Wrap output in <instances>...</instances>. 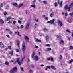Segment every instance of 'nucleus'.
Instances as JSON below:
<instances>
[{
  "mask_svg": "<svg viewBox=\"0 0 73 73\" xmlns=\"http://www.w3.org/2000/svg\"><path fill=\"white\" fill-rule=\"evenodd\" d=\"M51 50H52V49L51 48H47L45 49V51L46 52H48V51Z\"/></svg>",
  "mask_w": 73,
  "mask_h": 73,
  "instance_id": "nucleus-14",
  "label": "nucleus"
},
{
  "mask_svg": "<svg viewBox=\"0 0 73 73\" xmlns=\"http://www.w3.org/2000/svg\"><path fill=\"white\" fill-rule=\"evenodd\" d=\"M46 46H48L49 47V46H50V44H46Z\"/></svg>",
  "mask_w": 73,
  "mask_h": 73,
  "instance_id": "nucleus-44",
  "label": "nucleus"
},
{
  "mask_svg": "<svg viewBox=\"0 0 73 73\" xmlns=\"http://www.w3.org/2000/svg\"><path fill=\"white\" fill-rule=\"evenodd\" d=\"M68 21L69 23H71V22H72V21L71 20H68Z\"/></svg>",
  "mask_w": 73,
  "mask_h": 73,
  "instance_id": "nucleus-57",
  "label": "nucleus"
},
{
  "mask_svg": "<svg viewBox=\"0 0 73 73\" xmlns=\"http://www.w3.org/2000/svg\"><path fill=\"white\" fill-rule=\"evenodd\" d=\"M5 64L6 65H9V62H6L5 63Z\"/></svg>",
  "mask_w": 73,
  "mask_h": 73,
  "instance_id": "nucleus-37",
  "label": "nucleus"
},
{
  "mask_svg": "<svg viewBox=\"0 0 73 73\" xmlns=\"http://www.w3.org/2000/svg\"><path fill=\"white\" fill-rule=\"evenodd\" d=\"M18 48H20V41L17 40L16 41Z\"/></svg>",
  "mask_w": 73,
  "mask_h": 73,
  "instance_id": "nucleus-17",
  "label": "nucleus"
},
{
  "mask_svg": "<svg viewBox=\"0 0 73 73\" xmlns=\"http://www.w3.org/2000/svg\"><path fill=\"white\" fill-rule=\"evenodd\" d=\"M49 37L48 35H46L45 37V39L47 41H48L49 39Z\"/></svg>",
  "mask_w": 73,
  "mask_h": 73,
  "instance_id": "nucleus-9",
  "label": "nucleus"
},
{
  "mask_svg": "<svg viewBox=\"0 0 73 73\" xmlns=\"http://www.w3.org/2000/svg\"><path fill=\"white\" fill-rule=\"evenodd\" d=\"M35 54H36V52L34 51L33 52L31 56V57L32 58H33L34 57V60L35 61H38L39 60L38 56H34Z\"/></svg>",
  "mask_w": 73,
  "mask_h": 73,
  "instance_id": "nucleus-1",
  "label": "nucleus"
},
{
  "mask_svg": "<svg viewBox=\"0 0 73 73\" xmlns=\"http://www.w3.org/2000/svg\"><path fill=\"white\" fill-rule=\"evenodd\" d=\"M66 32H68V33H71L70 31L69 30H66Z\"/></svg>",
  "mask_w": 73,
  "mask_h": 73,
  "instance_id": "nucleus-40",
  "label": "nucleus"
},
{
  "mask_svg": "<svg viewBox=\"0 0 73 73\" xmlns=\"http://www.w3.org/2000/svg\"><path fill=\"white\" fill-rule=\"evenodd\" d=\"M25 13L26 15H28L29 14V13H30V11H29L28 10H25Z\"/></svg>",
  "mask_w": 73,
  "mask_h": 73,
  "instance_id": "nucleus-12",
  "label": "nucleus"
},
{
  "mask_svg": "<svg viewBox=\"0 0 73 73\" xmlns=\"http://www.w3.org/2000/svg\"><path fill=\"white\" fill-rule=\"evenodd\" d=\"M58 24L59 25H60V27H62V25H63V24H62V22H61V21L60 20H58Z\"/></svg>",
  "mask_w": 73,
  "mask_h": 73,
  "instance_id": "nucleus-7",
  "label": "nucleus"
},
{
  "mask_svg": "<svg viewBox=\"0 0 73 73\" xmlns=\"http://www.w3.org/2000/svg\"><path fill=\"white\" fill-rule=\"evenodd\" d=\"M73 7V1L70 3V6L68 8V12L70 11V8L71 7Z\"/></svg>",
  "mask_w": 73,
  "mask_h": 73,
  "instance_id": "nucleus-4",
  "label": "nucleus"
},
{
  "mask_svg": "<svg viewBox=\"0 0 73 73\" xmlns=\"http://www.w3.org/2000/svg\"><path fill=\"white\" fill-rule=\"evenodd\" d=\"M9 33L10 35H11L12 34V33H13V32L12 31H10L9 32Z\"/></svg>",
  "mask_w": 73,
  "mask_h": 73,
  "instance_id": "nucleus-29",
  "label": "nucleus"
},
{
  "mask_svg": "<svg viewBox=\"0 0 73 73\" xmlns=\"http://www.w3.org/2000/svg\"><path fill=\"white\" fill-rule=\"evenodd\" d=\"M0 47L1 48H4V45L1 42H0Z\"/></svg>",
  "mask_w": 73,
  "mask_h": 73,
  "instance_id": "nucleus-10",
  "label": "nucleus"
},
{
  "mask_svg": "<svg viewBox=\"0 0 73 73\" xmlns=\"http://www.w3.org/2000/svg\"><path fill=\"white\" fill-rule=\"evenodd\" d=\"M54 4L55 5V7H56L57 6V3H54Z\"/></svg>",
  "mask_w": 73,
  "mask_h": 73,
  "instance_id": "nucleus-41",
  "label": "nucleus"
},
{
  "mask_svg": "<svg viewBox=\"0 0 73 73\" xmlns=\"http://www.w3.org/2000/svg\"><path fill=\"white\" fill-rule=\"evenodd\" d=\"M59 59L60 60H61L62 59V56L60 55V57H59Z\"/></svg>",
  "mask_w": 73,
  "mask_h": 73,
  "instance_id": "nucleus-43",
  "label": "nucleus"
},
{
  "mask_svg": "<svg viewBox=\"0 0 73 73\" xmlns=\"http://www.w3.org/2000/svg\"><path fill=\"white\" fill-rule=\"evenodd\" d=\"M40 66H41L42 67H43L44 66V65L43 64H41L40 65Z\"/></svg>",
  "mask_w": 73,
  "mask_h": 73,
  "instance_id": "nucleus-52",
  "label": "nucleus"
},
{
  "mask_svg": "<svg viewBox=\"0 0 73 73\" xmlns=\"http://www.w3.org/2000/svg\"><path fill=\"white\" fill-rule=\"evenodd\" d=\"M20 69L21 71H24V68L23 67H20Z\"/></svg>",
  "mask_w": 73,
  "mask_h": 73,
  "instance_id": "nucleus-38",
  "label": "nucleus"
},
{
  "mask_svg": "<svg viewBox=\"0 0 73 73\" xmlns=\"http://www.w3.org/2000/svg\"><path fill=\"white\" fill-rule=\"evenodd\" d=\"M9 53L10 54H11V56H12L13 55V51L9 52Z\"/></svg>",
  "mask_w": 73,
  "mask_h": 73,
  "instance_id": "nucleus-31",
  "label": "nucleus"
},
{
  "mask_svg": "<svg viewBox=\"0 0 73 73\" xmlns=\"http://www.w3.org/2000/svg\"><path fill=\"white\" fill-rule=\"evenodd\" d=\"M54 15V13L53 12H52L51 14L50 15V17H53Z\"/></svg>",
  "mask_w": 73,
  "mask_h": 73,
  "instance_id": "nucleus-27",
  "label": "nucleus"
},
{
  "mask_svg": "<svg viewBox=\"0 0 73 73\" xmlns=\"http://www.w3.org/2000/svg\"><path fill=\"white\" fill-rule=\"evenodd\" d=\"M62 15H64L65 13V12H63L62 13Z\"/></svg>",
  "mask_w": 73,
  "mask_h": 73,
  "instance_id": "nucleus-53",
  "label": "nucleus"
},
{
  "mask_svg": "<svg viewBox=\"0 0 73 73\" xmlns=\"http://www.w3.org/2000/svg\"><path fill=\"white\" fill-rule=\"evenodd\" d=\"M4 21L3 20V19H0V23L1 24H4Z\"/></svg>",
  "mask_w": 73,
  "mask_h": 73,
  "instance_id": "nucleus-11",
  "label": "nucleus"
},
{
  "mask_svg": "<svg viewBox=\"0 0 73 73\" xmlns=\"http://www.w3.org/2000/svg\"><path fill=\"white\" fill-rule=\"evenodd\" d=\"M22 51L23 52H24L25 50V49H26V46H25V43H23L22 44Z\"/></svg>",
  "mask_w": 73,
  "mask_h": 73,
  "instance_id": "nucleus-2",
  "label": "nucleus"
},
{
  "mask_svg": "<svg viewBox=\"0 0 73 73\" xmlns=\"http://www.w3.org/2000/svg\"><path fill=\"white\" fill-rule=\"evenodd\" d=\"M58 4H59L60 7H62V1L60 3V2L59 1V0H58Z\"/></svg>",
  "mask_w": 73,
  "mask_h": 73,
  "instance_id": "nucleus-13",
  "label": "nucleus"
},
{
  "mask_svg": "<svg viewBox=\"0 0 73 73\" xmlns=\"http://www.w3.org/2000/svg\"><path fill=\"white\" fill-rule=\"evenodd\" d=\"M31 7H33V8H36V6L34 5H32L31 6Z\"/></svg>",
  "mask_w": 73,
  "mask_h": 73,
  "instance_id": "nucleus-30",
  "label": "nucleus"
},
{
  "mask_svg": "<svg viewBox=\"0 0 73 73\" xmlns=\"http://www.w3.org/2000/svg\"><path fill=\"white\" fill-rule=\"evenodd\" d=\"M25 40H26V42H29V38L27 36H25Z\"/></svg>",
  "mask_w": 73,
  "mask_h": 73,
  "instance_id": "nucleus-8",
  "label": "nucleus"
},
{
  "mask_svg": "<svg viewBox=\"0 0 73 73\" xmlns=\"http://www.w3.org/2000/svg\"><path fill=\"white\" fill-rule=\"evenodd\" d=\"M15 72L12 69L10 71V73H15Z\"/></svg>",
  "mask_w": 73,
  "mask_h": 73,
  "instance_id": "nucleus-32",
  "label": "nucleus"
},
{
  "mask_svg": "<svg viewBox=\"0 0 73 73\" xmlns=\"http://www.w3.org/2000/svg\"><path fill=\"white\" fill-rule=\"evenodd\" d=\"M10 44H11V45H12V42H10Z\"/></svg>",
  "mask_w": 73,
  "mask_h": 73,
  "instance_id": "nucleus-62",
  "label": "nucleus"
},
{
  "mask_svg": "<svg viewBox=\"0 0 73 73\" xmlns=\"http://www.w3.org/2000/svg\"><path fill=\"white\" fill-rule=\"evenodd\" d=\"M24 26L23 25H21L20 26V29H23L24 28Z\"/></svg>",
  "mask_w": 73,
  "mask_h": 73,
  "instance_id": "nucleus-35",
  "label": "nucleus"
},
{
  "mask_svg": "<svg viewBox=\"0 0 73 73\" xmlns=\"http://www.w3.org/2000/svg\"><path fill=\"white\" fill-rule=\"evenodd\" d=\"M65 16H68V14L67 13H66L65 14Z\"/></svg>",
  "mask_w": 73,
  "mask_h": 73,
  "instance_id": "nucleus-58",
  "label": "nucleus"
},
{
  "mask_svg": "<svg viewBox=\"0 0 73 73\" xmlns=\"http://www.w3.org/2000/svg\"><path fill=\"white\" fill-rule=\"evenodd\" d=\"M13 4L14 7H17V3H13Z\"/></svg>",
  "mask_w": 73,
  "mask_h": 73,
  "instance_id": "nucleus-20",
  "label": "nucleus"
},
{
  "mask_svg": "<svg viewBox=\"0 0 73 73\" xmlns=\"http://www.w3.org/2000/svg\"><path fill=\"white\" fill-rule=\"evenodd\" d=\"M60 44L61 45H64V41H63L62 40H61V41H60Z\"/></svg>",
  "mask_w": 73,
  "mask_h": 73,
  "instance_id": "nucleus-19",
  "label": "nucleus"
},
{
  "mask_svg": "<svg viewBox=\"0 0 73 73\" xmlns=\"http://www.w3.org/2000/svg\"><path fill=\"white\" fill-rule=\"evenodd\" d=\"M7 13H4V15L5 16V15H7Z\"/></svg>",
  "mask_w": 73,
  "mask_h": 73,
  "instance_id": "nucleus-59",
  "label": "nucleus"
},
{
  "mask_svg": "<svg viewBox=\"0 0 73 73\" xmlns=\"http://www.w3.org/2000/svg\"><path fill=\"white\" fill-rule=\"evenodd\" d=\"M68 40L69 41L70 40V37H68Z\"/></svg>",
  "mask_w": 73,
  "mask_h": 73,
  "instance_id": "nucleus-50",
  "label": "nucleus"
},
{
  "mask_svg": "<svg viewBox=\"0 0 73 73\" xmlns=\"http://www.w3.org/2000/svg\"><path fill=\"white\" fill-rule=\"evenodd\" d=\"M8 48L10 50L11 49H12V48H11V47L10 46H9Z\"/></svg>",
  "mask_w": 73,
  "mask_h": 73,
  "instance_id": "nucleus-47",
  "label": "nucleus"
},
{
  "mask_svg": "<svg viewBox=\"0 0 73 73\" xmlns=\"http://www.w3.org/2000/svg\"><path fill=\"white\" fill-rule=\"evenodd\" d=\"M11 19V17H8L7 18V21H9Z\"/></svg>",
  "mask_w": 73,
  "mask_h": 73,
  "instance_id": "nucleus-24",
  "label": "nucleus"
},
{
  "mask_svg": "<svg viewBox=\"0 0 73 73\" xmlns=\"http://www.w3.org/2000/svg\"><path fill=\"white\" fill-rule=\"evenodd\" d=\"M36 41L37 42H41V40H39L38 39H37L36 40Z\"/></svg>",
  "mask_w": 73,
  "mask_h": 73,
  "instance_id": "nucleus-28",
  "label": "nucleus"
},
{
  "mask_svg": "<svg viewBox=\"0 0 73 73\" xmlns=\"http://www.w3.org/2000/svg\"><path fill=\"white\" fill-rule=\"evenodd\" d=\"M60 37V35H58L56 36L57 38H58L59 37Z\"/></svg>",
  "mask_w": 73,
  "mask_h": 73,
  "instance_id": "nucleus-45",
  "label": "nucleus"
},
{
  "mask_svg": "<svg viewBox=\"0 0 73 73\" xmlns=\"http://www.w3.org/2000/svg\"><path fill=\"white\" fill-rule=\"evenodd\" d=\"M30 24V23L29 22H28L27 24H26V27H25V29L26 30H27L29 28V25Z\"/></svg>",
  "mask_w": 73,
  "mask_h": 73,
  "instance_id": "nucleus-6",
  "label": "nucleus"
},
{
  "mask_svg": "<svg viewBox=\"0 0 73 73\" xmlns=\"http://www.w3.org/2000/svg\"><path fill=\"white\" fill-rule=\"evenodd\" d=\"M31 67L32 68H34L35 67L34 66V65L33 64H31L29 68H30Z\"/></svg>",
  "mask_w": 73,
  "mask_h": 73,
  "instance_id": "nucleus-23",
  "label": "nucleus"
},
{
  "mask_svg": "<svg viewBox=\"0 0 73 73\" xmlns=\"http://www.w3.org/2000/svg\"><path fill=\"white\" fill-rule=\"evenodd\" d=\"M64 9L65 10H67V9L68 8V5H65V6L64 7Z\"/></svg>",
  "mask_w": 73,
  "mask_h": 73,
  "instance_id": "nucleus-22",
  "label": "nucleus"
},
{
  "mask_svg": "<svg viewBox=\"0 0 73 73\" xmlns=\"http://www.w3.org/2000/svg\"><path fill=\"white\" fill-rule=\"evenodd\" d=\"M18 23H19V24H20V23H21V21L20 20H18Z\"/></svg>",
  "mask_w": 73,
  "mask_h": 73,
  "instance_id": "nucleus-46",
  "label": "nucleus"
},
{
  "mask_svg": "<svg viewBox=\"0 0 73 73\" xmlns=\"http://www.w3.org/2000/svg\"><path fill=\"white\" fill-rule=\"evenodd\" d=\"M18 33V36H19L20 37H21V36L20 35V33L19 32H15V34H17V33Z\"/></svg>",
  "mask_w": 73,
  "mask_h": 73,
  "instance_id": "nucleus-26",
  "label": "nucleus"
},
{
  "mask_svg": "<svg viewBox=\"0 0 73 73\" xmlns=\"http://www.w3.org/2000/svg\"><path fill=\"white\" fill-rule=\"evenodd\" d=\"M47 67L48 69H50V67L49 66H47Z\"/></svg>",
  "mask_w": 73,
  "mask_h": 73,
  "instance_id": "nucleus-51",
  "label": "nucleus"
},
{
  "mask_svg": "<svg viewBox=\"0 0 73 73\" xmlns=\"http://www.w3.org/2000/svg\"><path fill=\"white\" fill-rule=\"evenodd\" d=\"M55 21V20L54 19H53L52 20L48 21L47 23H50L52 24H54V22Z\"/></svg>",
  "mask_w": 73,
  "mask_h": 73,
  "instance_id": "nucleus-5",
  "label": "nucleus"
},
{
  "mask_svg": "<svg viewBox=\"0 0 73 73\" xmlns=\"http://www.w3.org/2000/svg\"><path fill=\"white\" fill-rule=\"evenodd\" d=\"M47 60L48 61H50V60H51L52 61H53V58H47Z\"/></svg>",
  "mask_w": 73,
  "mask_h": 73,
  "instance_id": "nucleus-16",
  "label": "nucleus"
},
{
  "mask_svg": "<svg viewBox=\"0 0 73 73\" xmlns=\"http://www.w3.org/2000/svg\"><path fill=\"white\" fill-rule=\"evenodd\" d=\"M6 36H7V37H8V38H9V35H7Z\"/></svg>",
  "mask_w": 73,
  "mask_h": 73,
  "instance_id": "nucleus-60",
  "label": "nucleus"
},
{
  "mask_svg": "<svg viewBox=\"0 0 73 73\" xmlns=\"http://www.w3.org/2000/svg\"><path fill=\"white\" fill-rule=\"evenodd\" d=\"M48 68H45V70H48Z\"/></svg>",
  "mask_w": 73,
  "mask_h": 73,
  "instance_id": "nucleus-63",
  "label": "nucleus"
},
{
  "mask_svg": "<svg viewBox=\"0 0 73 73\" xmlns=\"http://www.w3.org/2000/svg\"><path fill=\"white\" fill-rule=\"evenodd\" d=\"M12 70L15 72L17 71V67H15L13 68L12 69Z\"/></svg>",
  "mask_w": 73,
  "mask_h": 73,
  "instance_id": "nucleus-15",
  "label": "nucleus"
},
{
  "mask_svg": "<svg viewBox=\"0 0 73 73\" xmlns=\"http://www.w3.org/2000/svg\"><path fill=\"white\" fill-rule=\"evenodd\" d=\"M23 4H21L19 5L17 7L18 8H21L22 7H23Z\"/></svg>",
  "mask_w": 73,
  "mask_h": 73,
  "instance_id": "nucleus-21",
  "label": "nucleus"
},
{
  "mask_svg": "<svg viewBox=\"0 0 73 73\" xmlns=\"http://www.w3.org/2000/svg\"><path fill=\"white\" fill-rule=\"evenodd\" d=\"M43 3H44L45 4H47V2H46V1H44Z\"/></svg>",
  "mask_w": 73,
  "mask_h": 73,
  "instance_id": "nucleus-42",
  "label": "nucleus"
},
{
  "mask_svg": "<svg viewBox=\"0 0 73 73\" xmlns=\"http://www.w3.org/2000/svg\"><path fill=\"white\" fill-rule=\"evenodd\" d=\"M19 20H22V18H19Z\"/></svg>",
  "mask_w": 73,
  "mask_h": 73,
  "instance_id": "nucleus-54",
  "label": "nucleus"
},
{
  "mask_svg": "<svg viewBox=\"0 0 73 73\" xmlns=\"http://www.w3.org/2000/svg\"><path fill=\"white\" fill-rule=\"evenodd\" d=\"M38 25L37 23H35L33 26V27L34 28H37V26Z\"/></svg>",
  "mask_w": 73,
  "mask_h": 73,
  "instance_id": "nucleus-18",
  "label": "nucleus"
},
{
  "mask_svg": "<svg viewBox=\"0 0 73 73\" xmlns=\"http://www.w3.org/2000/svg\"><path fill=\"white\" fill-rule=\"evenodd\" d=\"M32 72V70H30V73H31V72Z\"/></svg>",
  "mask_w": 73,
  "mask_h": 73,
  "instance_id": "nucleus-64",
  "label": "nucleus"
},
{
  "mask_svg": "<svg viewBox=\"0 0 73 73\" xmlns=\"http://www.w3.org/2000/svg\"><path fill=\"white\" fill-rule=\"evenodd\" d=\"M16 52H17V53H19V52H20V51H19V49H16Z\"/></svg>",
  "mask_w": 73,
  "mask_h": 73,
  "instance_id": "nucleus-36",
  "label": "nucleus"
},
{
  "mask_svg": "<svg viewBox=\"0 0 73 73\" xmlns=\"http://www.w3.org/2000/svg\"><path fill=\"white\" fill-rule=\"evenodd\" d=\"M16 21H13V23L14 24H15V23H16Z\"/></svg>",
  "mask_w": 73,
  "mask_h": 73,
  "instance_id": "nucleus-55",
  "label": "nucleus"
},
{
  "mask_svg": "<svg viewBox=\"0 0 73 73\" xmlns=\"http://www.w3.org/2000/svg\"><path fill=\"white\" fill-rule=\"evenodd\" d=\"M35 48H37H37H38V46H35Z\"/></svg>",
  "mask_w": 73,
  "mask_h": 73,
  "instance_id": "nucleus-48",
  "label": "nucleus"
},
{
  "mask_svg": "<svg viewBox=\"0 0 73 73\" xmlns=\"http://www.w3.org/2000/svg\"><path fill=\"white\" fill-rule=\"evenodd\" d=\"M24 58H23L21 60V62H20V61H19V59H17V62L18 63V64L19 65H21V62H23V60L24 59Z\"/></svg>",
  "mask_w": 73,
  "mask_h": 73,
  "instance_id": "nucleus-3",
  "label": "nucleus"
},
{
  "mask_svg": "<svg viewBox=\"0 0 73 73\" xmlns=\"http://www.w3.org/2000/svg\"><path fill=\"white\" fill-rule=\"evenodd\" d=\"M14 61L13 60H11L10 61V62H13Z\"/></svg>",
  "mask_w": 73,
  "mask_h": 73,
  "instance_id": "nucleus-61",
  "label": "nucleus"
},
{
  "mask_svg": "<svg viewBox=\"0 0 73 73\" xmlns=\"http://www.w3.org/2000/svg\"><path fill=\"white\" fill-rule=\"evenodd\" d=\"M35 21L36 22H38V19H37L35 20Z\"/></svg>",
  "mask_w": 73,
  "mask_h": 73,
  "instance_id": "nucleus-49",
  "label": "nucleus"
},
{
  "mask_svg": "<svg viewBox=\"0 0 73 73\" xmlns=\"http://www.w3.org/2000/svg\"><path fill=\"white\" fill-rule=\"evenodd\" d=\"M73 60H71L70 61H68V62L69 63V64H71V63H72V61H73Z\"/></svg>",
  "mask_w": 73,
  "mask_h": 73,
  "instance_id": "nucleus-33",
  "label": "nucleus"
},
{
  "mask_svg": "<svg viewBox=\"0 0 73 73\" xmlns=\"http://www.w3.org/2000/svg\"><path fill=\"white\" fill-rule=\"evenodd\" d=\"M50 68H51V69H53L54 70H56V68H55V67L53 66H50Z\"/></svg>",
  "mask_w": 73,
  "mask_h": 73,
  "instance_id": "nucleus-25",
  "label": "nucleus"
},
{
  "mask_svg": "<svg viewBox=\"0 0 73 73\" xmlns=\"http://www.w3.org/2000/svg\"><path fill=\"white\" fill-rule=\"evenodd\" d=\"M70 49H73V47L72 46H70Z\"/></svg>",
  "mask_w": 73,
  "mask_h": 73,
  "instance_id": "nucleus-39",
  "label": "nucleus"
},
{
  "mask_svg": "<svg viewBox=\"0 0 73 73\" xmlns=\"http://www.w3.org/2000/svg\"><path fill=\"white\" fill-rule=\"evenodd\" d=\"M43 31L44 32H48V29L45 28L43 29Z\"/></svg>",
  "mask_w": 73,
  "mask_h": 73,
  "instance_id": "nucleus-34",
  "label": "nucleus"
},
{
  "mask_svg": "<svg viewBox=\"0 0 73 73\" xmlns=\"http://www.w3.org/2000/svg\"><path fill=\"white\" fill-rule=\"evenodd\" d=\"M44 19L45 20H48V18L47 17H45V18H44Z\"/></svg>",
  "mask_w": 73,
  "mask_h": 73,
  "instance_id": "nucleus-56",
  "label": "nucleus"
}]
</instances>
